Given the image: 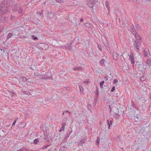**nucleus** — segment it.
Instances as JSON below:
<instances>
[{"label":"nucleus","instance_id":"obj_1","mask_svg":"<svg viewBox=\"0 0 151 151\" xmlns=\"http://www.w3.org/2000/svg\"><path fill=\"white\" fill-rule=\"evenodd\" d=\"M37 47L40 50H45L49 48V45L43 43H39L36 45Z\"/></svg>","mask_w":151,"mask_h":151},{"label":"nucleus","instance_id":"obj_2","mask_svg":"<svg viewBox=\"0 0 151 151\" xmlns=\"http://www.w3.org/2000/svg\"><path fill=\"white\" fill-rule=\"evenodd\" d=\"M133 119L135 122H137L138 124H142L144 123L143 119L140 116H134Z\"/></svg>","mask_w":151,"mask_h":151},{"label":"nucleus","instance_id":"obj_3","mask_svg":"<svg viewBox=\"0 0 151 151\" xmlns=\"http://www.w3.org/2000/svg\"><path fill=\"white\" fill-rule=\"evenodd\" d=\"M40 140L42 141H43V139L44 142H48L51 141H52V140L50 138H49L48 137V136L47 135H44V137H42V136H41L39 138Z\"/></svg>","mask_w":151,"mask_h":151},{"label":"nucleus","instance_id":"obj_4","mask_svg":"<svg viewBox=\"0 0 151 151\" xmlns=\"http://www.w3.org/2000/svg\"><path fill=\"white\" fill-rule=\"evenodd\" d=\"M7 11L8 9L6 7L0 5V16L7 12Z\"/></svg>","mask_w":151,"mask_h":151},{"label":"nucleus","instance_id":"obj_5","mask_svg":"<svg viewBox=\"0 0 151 151\" xmlns=\"http://www.w3.org/2000/svg\"><path fill=\"white\" fill-rule=\"evenodd\" d=\"M95 4V0H90L88 2V5L91 8H92Z\"/></svg>","mask_w":151,"mask_h":151},{"label":"nucleus","instance_id":"obj_6","mask_svg":"<svg viewBox=\"0 0 151 151\" xmlns=\"http://www.w3.org/2000/svg\"><path fill=\"white\" fill-rule=\"evenodd\" d=\"M136 37V39L138 43L139 44L141 43L142 41V38L138 34H136V35H134Z\"/></svg>","mask_w":151,"mask_h":151},{"label":"nucleus","instance_id":"obj_7","mask_svg":"<svg viewBox=\"0 0 151 151\" xmlns=\"http://www.w3.org/2000/svg\"><path fill=\"white\" fill-rule=\"evenodd\" d=\"M72 42H70V43H68L66 44V45L64 47L67 49H68L69 50H70L71 49V46L72 44Z\"/></svg>","mask_w":151,"mask_h":151},{"label":"nucleus","instance_id":"obj_8","mask_svg":"<svg viewBox=\"0 0 151 151\" xmlns=\"http://www.w3.org/2000/svg\"><path fill=\"white\" fill-rule=\"evenodd\" d=\"M135 129L136 133H139L141 132L142 129V128L141 126L139 125L137 127H136L135 128Z\"/></svg>","mask_w":151,"mask_h":151},{"label":"nucleus","instance_id":"obj_9","mask_svg":"<svg viewBox=\"0 0 151 151\" xmlns=\"http://www.w3.org/2000/svg\"><path fill=\"white\" fill-rule=\"evenodd\" d=\"M130 30L132 33L134 35H136V34H137L136 32L135 28L133 24H132V26L131 27V28Z\"/></svg>","mask_w":151,"mask_h":151},{"label":"nucleus","instance_id":"obj_10","mask_svg":"<svg viewBox=\"0 0 151 151\" xmlns=\"http://www.w3.org/2000/svg\"><path fill=\"white\" fill-rule=\"evenodd\" d=\"M128 56H129V60H131V62L132 64H133L134 63V57L133 56V55L132 54V55H128Z\"/></svg>","mask_w":151,"mask_h":151},{"label":"nucleus","instance_id":"obj_11","mask_svg":"<svg viewBox=\"0 0 151 151\" xmlns=\"http://www.w3.org/2000/svg\"><path fill=\"white\" fill-rule=\"evenodd\" d=\"M55 15L54 13L52 12H48L47 14L48 18L51 19H52Z\"/></svg>","mask_w":151,"mask_h":151},{"label":"nucleus","instance_id":"obj_12","mask_svg":"<svg viewBox=\"0 0 151 151\" xmlns=\"http://www.w3.org/2000/svg\"><path fill=\"white\" fill-rule=\"evenodd\" d=\"M50 74V73L48 71V72H46L45 74V75H43L45 77H49V78L48 79H51L53 80V78L52 76H49V74Z\"/></svg>","mask_w":151,"mask_h":151},{"label":"nucleus","instance_id":"obj_13","mask_svg":"<svg viewBox=\"0 0 151 151\" xmlns=\"http://www.w3.org/2000/svg\"><path fill=\"white\" fill-rule=\"evenodd\" d=\"M63 123L62 124V127L60 130V132H61L62 131H64L65 129V127L66 124V122H63Z\"/></svg>","mask_w":151,"mask_h":151},{"label":"nucleus","instance_id":"obj_14","mask_svg":"<svg viewBox=\"0 0 151 151\" xmlns=\"http://www.w3.org/2000/svg\"><path fill=\"white\" fill-rule=\"evenodd\" d=\"M67 149V147L66 146H62L60 148L59 151H65Z\"/></svg>","mask_w":151,"mask_h":151},{"label":"nucleus","instance_id":"obj_15","mask_svg":"<svg viewBox=\"0 0 151 151\" xmlns=\"http://www.w3.org/2000/svg\"><path fill=\"white\" fill-rule=\"evenodd\" d=\"M82 69H83L81 67L77 66L76 67H75V68H74L73 70L74 71L78 70V71H81L82 70Z\"/></svg>","mask_w":151,"mask_h":151},{"label":"nucleus","instance_id":"obj_16","mask_svg":"<svg viewBox=\"0 0 151 151\" xmlns=\"http://www.w3.org/2000/svg\"><path fill=\"white\" fill-rule=\"evenodd\" d=\"M39 78L41 79H43L44 80H48L49 78V77H45L43 75H42L40 74L39 75V76H38Z\"/></svg>","mask_w":151,"mask_h":151},{"label":"nucleus","instance_id":"obj_17","mask_svg":"<svg viewBox=\"0 0 151 151\" xmlns=\"http://www.w3.org/2000/svg\"><path fill=\"white\" fill-rule=\"evenodd\" d=\"M107 123V125L108 126V128L109 129H110V127L112 123V121L111 120L109 121V120H107L106 121Z\"/></svg>","mask_w":151,"mask_h":151},{"label":"nucleus","instance_id":"obj_18","mask_svg":"<svg viewBox=\"0 0 151 151\" xmlns=\"http://www.w3.org/2000/svg\"><path fill=\"white\" fill-rule=\"evenodd\" d=\"M7 18L5 17H1L0 18V22H4L6 21Z\"/></svg>","mask_w":151,"mask_h":151},{"label":"nucleus","instance_id":"obj_19","mask_svg":"<svg viewBox=\"0 0 151 151\" xmlns=\"http://www.w3.org/2000/svg\"><path fill=\"white\" fill-rule=\"evenodd\" d=\"M148 51V49H147V50H146L145 49L143 50V53L144 54V56L145 57L147 56Z\"/></svg>","mask_w":151,"mask_h":151},{"label":"nucleus","instance_id":"obj_20","mask_svg":"<svg viewBox=\"0 0 151 151\" xmlns=\"http://www.w3.org/2000/svg\"><path fill=\"white\" fill-rule=\"evenodd\" d=\"M117 56L118 55L116 52H114L113 54V57L114 59L115 60H117Z\"/></svg>","mask_w":151,"mask_h":151},{"label":"nucleus","instance_id":"obj_21","mask_svg":"<svg viewBox=\"0 0 151 151\" xmlns=\"http://www.w3.org/2000/svg\"><path fill=\"white\" fill-rule=\"evenodd\" d=\"M85 27L87 28H91V25L89 23H86L85 24Z\"/></svg>","mask_w":151,"mask_h":151},{"label":"nucleus","instance_id":"obj_22","mask_svg":"<svg viewBox=\"0 0 151 151\" xmlns=\"http://www.w3.org/2000/svg\"><path fill=\"white\" fill-rule=\"evenodd\" d=\"M146 63L149 66H150L151 65V61L149 59H147L146 60Z\"/></svg>","mask_w":151,"mask_h":151},{"label":"nucleus","instance_id":"obj_23","mask_svg":"<svg viewBox=\"0 0 151 151\" xmlns=\"http://www.w3.org/2000/svg\"><path fill=\"white\" fill-rule=\"evenodd\" d=\"M86 139H83L80 142V143L81 144V146H83V144H84L86 141Z\"/></svg>","mask_w":151,"mask_h":151},{"label":"nucleus","instance_id":"obj_24","mask_svg":"<svg viewBox=\"0 0 151 151\" xmlns=\"http://www.w3.org/2000/svg\"><path fill=\"white\" fill-rule=\"evenodd\" d=\"M105 5L107 9L109 11V3L107 1H106L105 3Z\"/></svg>","mask_w":151,"mask_h":151},{"label":"nucleus","instance_id":"obj_25","mask_svg":"<svg viewBox=\"0 0 151 151\" xmlns=\"http://www.w3.org/2000/svg\"><path fill=\"white\" fill-rule=\"evenodd\" d=\"M136 27L139 30H141V27L140 25L138 24H137L136 25Z\"/></svg>","mask_w":151,"mask_h":151},{"label":"nucleus","instance_id":"obj_26","mask_svg":"<svg viewBox=\"0 0 151 151\" xmlns=\"http://www.w3.org/2000/svg\"><path fill=\"white\" fill-rule=\"evenodd\" d=\"M39 140H40L39 139H35L34 141V144H37L38 143V142Z\"/></svg>","mask_w":151,"mask_h":151},{"label":"nucleus","instance_id":"obj_27","mask_svg":"<svg viewBox=\"0 0 151 151\" xmlns=\"http://www.w3.org/2000/svg\"><path fill=\"white\" fill-rule=\"evenodd\" d=\"M119 116L120 115L117 114H116L114 115V117L116 119H119Z\"/></svg>","mask_w":151,"mask_h":151},{"label":"nucleus","instance_id":"obj_28","mask_svg":"<svg viewBox=\"0 0 151 151\" xmlns=\"http://www.w3.org/2000/svg\"><path fill=\"white\" fill-rule=\"evenodd\" d=\"M21 91L23 93H25V94H29V93H30V92H28V91H24V90H21Z\"/></svg>","mask_w":151,"mask_h":151},{"label":"nucleus","instance_id":"obj_29","mask_svg":"<svg viewBox=\"0 0 151 151\" xmlns=\"http://www.w3.org/2000/svg\"><path fill=\"white\" fill-rule=\"evenodd\" d=\"M104 84V81H102L100 83V87L101 88H103V85Z\"/></svg>","mask_w":151,"mask_h":151},{"label":"nucleus","instance_id":"obj_30","mask_svg":"<svg viewBox=\"0 0 151 151\" xmlns=\"http://www.w3.org/2000/svg\"><path fill=\"white\" fill-rule=\"evenodd\" d=\"M13 34L12 33H10L8 34L7 37V39H9L12 36Z\"/></svg>","mask_w":151,"mask_h":151},{"label":"nucleus","instance_id":"obj_31","mask_svg":"<svg viewBox=\"0 0 151 151\" xmlns=\"http://www.w3.org/2000/svg\"><path fill=\"white\" fill-rule=\"evenodd\" d=\"M40 74L39 73L37 72L34 73V75L37 77H38L39 75Z\"/></svg>","mask_w":151,"mask_h":151},{"label":"nucleus","instance_id":"obj_32","mask_svg":"<svg viewBox=\"0 0 151 151\" xmlns=\"http://www.w3.org/2000/svg\"><path fill=\"white\" fill-rule=\"evenodd\" d=\"M21 78L22 79V81L24 82L27 81V79L25 77H21Z\"/></svg>","mask_w":151,"mask_h":151},{"label":"nucleus","instance_id":"obj_33","mask_svg":"<svg viewBox=\"0 0 151 151\" xmlns=\"http://www.w3.org/2000/svg\"><path fill=\"white\" fill-rule=\"evenodd\" d=\"M135 48H136V51L137 52H138L139 51V46L137 45V46H134Z\"/></svg>","mask_w":151,"mask_h":151},{"label":"nucleus","instance_id":"obj_34","mask_svg":"<svg viewBox=\"0 0 151 151\" xmlns=\"http://www.w3.org/2000/svg\"><path fill=\"white\" fill-rule=\"evenodd\" d=\"M80 90L81 92H83V89L82 86H79Z\"/></svg>","mask_w":151,"mask_h":151},{"label":"nucleus","instance_id":"obj_35","mask_svg":"<svg viewBox=\"0 0 151 151\" xmlns=\"http://www.w3.org/2000/svg\"><path fill=\"white\" fill-rule=\"evenodd\" d=\"M100 139L99 137H98L96 141V145H99V143Z\"/></svg>","mask_w":151,"mask_h":151},{"label":"nucleus","instance_id":"obj_36","mask_svg":"<svg viewBox=\"0 0 151 151\" xmlns=\"http://www.w3.org/2000/svg\"><path fill=\"white\" fill-rule=\"evenodd\" d=\"M11 93H12V96H15L16 94L14 92V91H9Z\"/></svg>","mask_w":151,"mask_h":151},{"label":"nucleus","instance_id":"obj_37","mask_svg":"<svg viewBox=\"0 0 151 151\" xmlns=\"http://www.w3.org/2000/svg\"><path fill=\"white\" fill-rule=\"evenodd\" d=\"M131 106H132L133 108H136V106L134 104L133 101H132L131 102Z\"/></svg>","mask_w":151,"mask_h":151},{"label":"nucleus","instance_id":"obj_38","mask_svg":"<svg viewBox=\"0 0 151 151\" xmlns=\"http://www.w3.org/2000/svg\"><path fill=\"white\" fill-rule=\"evenodd\" d=\"M95 93L96 94H97V95H98V93H98V88L97 87L96 88V90H95Z\"/></svg>","mask_w":151,"mask_h":151},{"label":"nucleus","instance_id":"obj_39","mask_svg":"<svg viewBox=\"0 0 151 151\" xmlns=\"http://www.w3.org/2000/svg\"><path fill=\"white\" fill-rule=\"evenodd\" d=\"M83 83H84L85 84H88V83H90V82L88 80H85L84 81H83Z\"/></svg>","mask_w":151,"mask_h":151},{"label":"nucleus","instance_id":"obj_40","mask_svg":"<svg viewBox=\"0 0 151 151\" xmlns=\"http://www.w3.org/2000/svg\"><path fill=\"white\" fill-rule=\"evenodd\" d=\"M118 81V80L117 79H115L113 81V83L116 84Z\"/></svg>","mask_w":151,"mask_h":151},{"label":"nucleus","instance_id":"obj_41","mask_svg":"<svg viewBox=\"0 0 151 151\" xmlns=\"http://www.w3.org/2000/svg\"><path fill=\"white\" fill-rule=\"evenodd\" d=\"M114 105V104H111V105H109V108H110V112H111V111L112 110H111V107H113V106Z\"/></svg>","mask_w":151,"mask_h":151},{"label":"nucleus","instance_id":"obj_42","mask_svg":"<svg viewBox=\"0 0 151 151\" xmlns=\"http://www.w3.org/2000/svg\"><path fill=\"white\" fill-rule=\"evenodd\" d=\"M23 9L22 8H20L18 10V13L19 14L21 13L22 12Z\"/></svg>","mask_w":151,"mask_h":151},{"label":"nucleus","instance_id":"obj_43","mask_svg":"<svg viewBox=\"0 0 151 151\" xmlns=\"http://www.w3.org/2000/svg\"><path fill=\"white\" fill-rule=\"evenodd\" d=\"M137 45H138V44H137V41L136 40H135L134 41V46H137Z\"/></svg>","mask_w":151,"mask_h":151},{"label":"nucleus","instance_id":"obj_44","mask_svg":"<svg viewBox=\"0 0 151 151\" xmlns=\"http://www.w3.org/2000/svg\"><path fill=\"white\" fill-rule=\"evenodd\" d=\"M55 1H56L59 2V3H62L63 2V0H55Z\"/></svg>","mask_w":151,"mask_h":151},{"label":"nucleus","instance_id":"obj_45","mask_svg":"<svg viewBox=\"0 0 151 151\" xmlns=\"http://www.w3.org/2000/svg\"><path fill=\"white\" fill-rule=\"evenodd\" d=\"M145 78H144L143 77H141L140 78V80L141 81H144L145 80Z\"/></svg>","mask_w":151,"mask_h":151},{"label":"nucleus","instance_id":"obj_46","mask_svg":"<svg viewBox=\"0 0 151 151\" xmlns=\"http://www.w3.org/2000/svg\"><path fill=\"white\" fill-rule=\"evenodd\" d=\"M115 87L114 86L112 87V88L111 90V91L113 92L115 90Z\"/></svg>","mask_w":151,"mask_h":151},{"label":"nucleus","instance_id":"obj_47","mask_svg":"<svg viewBox=\"0 0 151 151\" xmlns=\"http://www.w3.org/2000/svg\"><path fill=\"white\" fill-rule=\"evenodd\" d=\"M25 148H21L20 149H19V150H18V151H25Z\"/></svg>","mask_w":151,"mask_h":151},{"label":"nucleus","instance_id":"obj_48","mask_svg":"<svg viewBox=\"0 0 151 151\" xmlns=\"http://www.w3.org/2000/svg\"><path fill=\"white\" fill-rule=\"evenodd\" d=\"M101 64H103L104 63V59H102L100 61Z\"/></svg>","mask_w":151,"mask_h":151},{"label":"nucleus","instance_id":"obj_49","mask_svg":"<svg viewBox=\"0 0 151 151\" xmlns=\"http://www.w3.org/2000/svg\"><path fill=\"white\" fill-rule=\"evenodd\" d=\"M108 44H107V45H104L106 47L107 50L109 51V47L108 46Z\"/></svg>","mask_w":151,"mask_h":151},{"label":"nucleus","instance_id":"obj_50","mask_svg":"<svg viewBox=\"0 0 151 151\" xmlns=\"http://www.w3.org/2000/svg\"><path fill=\"white\" fill-rule=\"evenodd\" d=\"M98 48L100 50H102V48H101V46L98 45Z\"/></svg>","mask_w":151,"mask_h":151},{"label":"nucleus","instance_id":"obj_51","mask_svg":"<svg viewBox=\"0 0 151 151\" xmlns=\"http://www.w3.org/2000/svg\"><path fill=\"white\" fill-rule=\"evenodd\" d=\"M51 145V144H50V145H48L46 146H44L45 147V149L47 148L48 147L50 146Z\"/></svg>","mask_w":151,"mask_h":151},{"label":"nucleus","instance_id":"obj_52","mask_svg":"<svg viewBox=\"0 0 151 151\" xmlns=\"http://www.w3.org/2000/svg\"><path fill=\"white\" fill-rule=\"evenodd\" d=\"M45 149V147L44 146H43V147H41L40 148V150H44Z\"/></svg>","mask_w":151,"mask_h":151},{"label":"nucleus","instance_id":"obj_53","mask_svg":"<svg viewBox=\"0 0 151 151\" xmlns=\"http://www.w3.org/2000/svg\"><path fill=\"white\" fill-rule=\"evenodd\" d=\"M16 121H17L16 120H15L14 121V122L12 124V126L15 125V123L16 122Z\"/></svg>","mask_w":151,"mask_h":151},{"label":"nucleus","instance_id":"obj_54","mask_svg":"<svg viewBox=\"0 0 151 151\" xmlns=\"http://www.w3.org/2000/svg\"><path fill=\"white\" fill-rule=\"evenodd\" d=\"M70 133L67 134L66 136V138H67L68 137H69V135H70Z\"/></svg>","mask_w":151,"mask_h":151},{"label":"nucleus","instance_id":"obj_55","mask_svg":"<svg viewBox=\"0 0 151 151\" xmlns=\"http://www.w3.org/2000/svg\"><path fill=\"white\" fill-rule=\"evenodd\" d=\"M43 12V11L41 10V11L39 13V14H40V15H41L42 13Z\"/></svg>","mask_w":151,"mask_h":151},{"label":"nucleus","instance_id":"obj_56","mask_svg":"<svg viewBox=\"0 0 151 151\" xmlns=\"http://www.w3.org/2000/svg\"><path fill=\"white\" fill-rule=\"evenodd\" d=\"M15 17V16H12L11 17V19L12 20H13V19H14V18Z\"/></svg>","mask_w":151,"mask_h":151},{"label":"nucleus","instance_id":"obj_57","mask_svg":"<svg viewBox=\"0 0 151 151\" xmlns=\"http://www.w3.org/2000/svg\"><path fill=\"white\" fill-rule=\"evenodd\" d=\"M37 39H38V38L36 37H34L33 38V40H36Z\"/></svg>","mask_w":151,"mask_h":151},{"label":"nucleus","instance_id":"obj_58","mask_svg":"<svg viewBox=\"0 0 151 151\" xmlns=\"http://www.w3.org/2000/svg\"><path fill=\"white\" fill-rule=\"evenodd\" d=\"M80 22H83V18H81L80 19Z\"/></svg>","mask_w":151,"mask_h":151},{"label":"nucleus","instance_id":"obj_59","mask_svg":"<svg viewBox=\"0 0 151 151\" xmlns=\"http://www.w3.org/2000/svg\"><path fill=\"white\" fill-rule=\"evenodd\" d=\"M66 90H68L70 89V87H67L66 88Z\"/></svg>","mask_w":151,"mask_h":151},{"label":"nucleus","instance_id":"obj_60","mask_svg":"<svg viewBox=\"0 0 151 151\" xmlns=\"http://www.w3.org/2000/svg\"><path fill=\"white\" fill-rule=\"evenodd\" d=\"M3 29V28L2 27H1L0 28V32H1Z\"/></svg>","mask_w":151,"mask_h":151},{"label":"nucleus","instance_id":"obj_61","mask_svg":"<svg viewBox=\"0 0 151 151\" xmlns=\"http://www.w3.org/2000/svg\"><path fill=\"white\" fill-rule=\"evenodd\" d=\"M25 151H30V150L28 149H25Z\"/></svg>","mask_w":151,"mask_h":151},{"label":"nucleus","instance_id":"obj_62","mask_svg":"<svg viewBox=\"0 0 151 151\" xmlns=\"http://www.w3.org/2000/svg\"><path fill=\"white\" fill-rule=\"evenodd\" d=\"M97 98H98V96H96V97H95V101H96V102L97 100Z\"/></svg>","mask_w":151,"mask_h":151},{"label":"nucleus","instance_id":"obj_63","mask_svg":"<svg viewBox=\"0 0 151 151\" xmlns=\"http://www.w3.org/2000/svg\"><path fill=\"white\" fill-rule=\"evenodd\" d=\"M65 112L67 113H68L69 114H70V111H68L66 110L65 111Z\"/></svg>","mask_w":151,"mask_h":151},{"label":"nucleus","instance_id":"obj_64","mask_svg":"<svg viewBox=\"0 0 151 151\" xmlns=\"http://www.w3.org/2000/svg\"><path fill=\"white\" fill-rule=\"evenodd\" d=\"M142 106L141 108L143 109V107H144L143 105H142Z\"/></svg>","mask_w":151,"mask_h":151}]
</instances>
